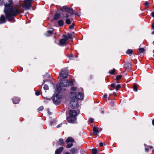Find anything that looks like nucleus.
Wrapping results in <instances>:
<instances>
[{
	"instance_id": "57",
	"label": "nucleus",
	"mask_w": 154,
	"mask_h": 154,
	"mask_svg": "<svg viewBox=\"0 0 154 154\" xmlns=\"http://www.w3.org/2000/svg\"><path fill=\"white\" fill-rule=\"evenodd\" d=\"M52 122H51V125H52Z\"/></svg>"
},
{
	"instance_id": "4",
	"label": "nucleus",
	"mask_w": 154,
	"mask_h": 154,
	"mask_svg": "<svg viewBox=\"0 0 154 154\" xmlns=\"http://www.w3.org/2000/svg\"><path fill=\"white\" fill-rule=\"evenodd\" d=\"M70 107L73 109H79V105L78 101L74 98H72L70 103Z\"/></svg>"
},
{
	"instance_id": "29",
	"label": "nucleus",
	"mask_w": 154,
	"mask_h": 154,
	"mask_svg": "<svg viewBox=\"0 0 154 154\" xmlns=\"http://www.w3.org/2000/svg\"><path fill=\"white\" fill-rule=\"evenodd\" d=\"M73 146V144L72 143H71L69 144H68L66 145V147L67 148H71Z\"/></svg>"
},
{
	"instance_id": "37",
	"label": "nucleus",
	"mask_w": 154,
	"mask_h": 154,
	"mask_svg": "<svg viewBox=\"0 0 154 154\" xmlns=\"http://www.w3.org/2000/svg\"><path fill=\"white\" fill-rule=\"evenodd\" d=\"M121 87V85L120 84H118L117 85V86L116 87V91H117Z\"/></svg>"
},
{
	"instance_id": "5",
	"label": "nucleus",
	"mask_w": 154,
	"mask_h": 154,
	"mask_svg": "<svg viewBox=\"0 0 154 154\" xmlns=\"http://www.w3.org/2000/svg\"><path fill=\"white\" fill-rule=\"evenodd\" d=\"M33 0H24L22 7L26 10H28L32 6V3Z\"/></svg>"
},
{
	"instance_id": "14",
	"label": "nucleus",
	"mask_w": 154,
	"mask_h": 154,
	"mask_svg": "<svg viewBox=\"0 0 154 154\" xmlns=\"http://www.w3.org/2000/svg\"><path fill=\"white\" fill-rule=\"evenodd\" d=\"M63 149V147H60L57 149L55 152V154H60Z\"/></svg>"
},
{
	"instance_id": "30",
	"label": "nucleus",
	"mask_w": 154,
	"mask_h": 154,
	"mask_svg": "<svg viewBox=\"0 0 154 154\" xmlns=\"http://www.w3.org/2000/svg\"><path fill=\"white\" fill-rule=\"evenodd\" d=\"M133 89L135 91H137V87L135 84H134L133 87Z\"/></svg>"
},
{
	"instance_id": "20",
	"label": "nucleus",
	"mask_w": 154,
	"mask_h": 154,
	"mask_svg": "<svg viewBox=\"0 0 154 154\" xmlns=\"http://www.w3.org/2000/svg\"><path fill=\"white\" fill-rule=\"evenodd\" d=\"M78 152V149L75 148H72L71 149L70 152L72 154H75Z\"/></svg>"
},
{
	"instance_id": "43",
	"label": "nucleus",
	"mask_w": 154,
	"mask_h": 154,
	"mask_svg": "<svg viewBox=\"0 0 154 154\" xmlns=\"http://www.w3.org/2000/svg\"><path fill=\"white\" fill-rule=\"evenodd\" d=\"M111 86L112 88H114L116 86V85L114 83H112L111 85Z\"/></svg>"
},
{
	"instance_id": "61",
	"label": "nucleus",
	"mask_w": 154,
	"mask_h": 154,
	"mask_svg": "<svg viewBox=\"0 0 154 154\" xmlns=\"http://www.w3.org/2000/svg\"><path fill=\"white\" fill-rule=\"evenodd\" d=\"M110 90H112V89H110Z\"/></svg>"
},
{
	"instance_id": "13",
	"label": "nucleus",
	"mask_w": 154,
	"mask_h": 154,
	"mask_svg": "<svg viewBox=\"0 0 154 154\" xmlns=\"http://www.w3.org/2000/svg\"><path fill=\"white\" fill-rule=\"evenodd\" d=\"M5 18L3 15H2L0 17V24L5 23Z\"/></svg>"
},
{
	"instance_id": "52",
	"label": "nucleus",
	"mask_w": 154,
	"mask_h": 154,
	"mask_svg": "<svg viewBox=\"0 0 154 154\" xmlns=\"http://www.w3.org/2000/svg\"><path fill=\"white\" fill-rule=\"evenodd\" d=\"M152 124L153 125H154V119L152 121Z\"/></svg>"
},
{
	"instance_id": "32",
	"label": "nucleus",
	"mask_w": 154,
	"mask_h": 154,
	"mask_svg": "<svg viewBox=\"0 0 154 154\" xmlns=\"http://www.w3.org/2000/svg\"><path fill=\"white\" fill-rule=\"evenodd\" d=\"M144 145L145 146V150L146 152H147L149 150V146H146V145L145 144Z\"/></svg>"
},
{
	"instance_id": "36",
	"label": "nucleus",
	"mask_w": 154,
	"mask_h": 154,
	"mask_svg": "<svg viewBox=\"0 0 154 154\" xmlns=\"http://www.w3.org/2000/svg\"><path fill=\"white\" fill-rule=\"evenodd\" d=\"M44 109V106H40L38 109V111H41Z\"/></svg>"
},
{
	"instance_id": "10",
	"label": "nucleus",
	"mask_w": 154,
	"mask_h": 154,
	"mask_svg": "<svg viewBox=\"0 0 154 154\" xmlns=\"http://www.w3.org/2000/svg\"><path fill=\"white\" fill-rule=\"evenodd\" d=\"M69 116L76 117L77 115V112L75 110L70 109L69 111Z\"/></svg>"
},
{
	"instance_id": "19",
	"label": "nucleus",
	"mask_w": 154,
	"mask_h": 154,
	"mask_svg": "<svg viewBox=\"0 0 154 154\" xmlns=\"http://www.w3.org/2000/svg\"><path fill=\"white\" fill-rule=\"evenodd\" d=\"M53 32V30H48L47 32L45 34V35L47 36H50L52 35Z\"/></svg>"
},
{
	"instance_id": "3",
	"label": "nucleus",
	"mask_w": 154,
	"mask_h": 154,
	"mask_svg": "<svg viewBox=\"0 0 154 154\" xmlns=\"http://www.w3.org/2000/svg\"><path fill=\"white\" fill-rule=\"evenodd\" d=\"M60 85L63 87H66L70 85L72 86L73 83L71 79L69 80V82L67 80H62L60 81Z\"/></svg>"
},
{
	"instance_id": "18",
	"label": "nucleus",
	"mask_w": 154,
	"mask_h": 154,
	"mask_svg": "<svg viewBox=\"0 0 154 154\" xmlns=\"http://www.w3.org/2000/svg\"><path fill=\"white\" fill-rule=\"evenodd\" d=\"M53 101L54 103L56 105L59 104L60 103V100L59 99L53 98Z\"/></svg>"
},
{
	"instance_id": "8",
	"label": "nucleus",
	"mask_w": 154,
	"mask_h": 154,
	"mask_svg": "<svg viewBox=\"0 0 154 154\" xmlns=\"http://www.w3.org/2000/svg\"><path fill=\"white\" fill-rule=\"evenodd\" d=\"M63 36L64 38L60 39L59 41V45H60L66 44V41H67V38L66 35H63Z\"/></svg>"
},
{
	"instance_id": "9",
	"label": "nucleus",
	"mask_w": 154,
	"mask_h": 154,
	"mask_svg": "<svg viewBox=\"0 0 154 154\" xmlns=\"http://www.w3.org/2000/svg\"><path fill=\"white\" fill-rule=\"evenodd\" d=\"M66 120L69 123H74L76 122V117L69 116L67 117Z\"/></svg>"
},
{
	"instance_id": "28",
	"label": "nucleus",
	"mask_w": 154,
	"mask_h": 154,
	"mask_svg": "<svg viewBox=\"0 0 154 154\" xmlns=\"http://www.w3.org/2000/svg\"><path fill=\"white\" fill-rule=\"evenodd\" d=\"M116 71V69H113L111 70H109V72L111 74H114V72Z\"/></svg>"
},
{
	"instance_id": "25",
	"label": "nucleus",
	"mask_w": 154,
	"mask_h": 154,
	"mask_svg": "<svg viewBox=\"0 0 154 154\" xmlns=\"http://www.w3.org/2000/svg\"><path fill=\"white\" fill-rule=\"evenodd\" d=\"M61 97V95H59V94H56V96L54 97V98H55V99H59Z\"/></svg>"
},
{
	"instance_id": "38",
	"label": "nucleus",
	"mask_w": 154,
	"mask_h": 154,
	"mask_svg": "<svg viewBox=\"0 0 154 154\" xmlns=\"http://www.w3.org/2000/svg\"><path fill=\"white\" fill-rule=\"evenodd\" d=\"M35 95L37 96H38L40 94V92L38 91H35Z\"/></svg>"
},
{
	"instance_id": "58",
	"label": "nucleus",
	"mask_w": 154,
	"mask_h": 154,
	"mask_svg": "<svg viewBox=\"0 0 154 154\" xmlns=\"http://www.w3.org/2000/svg\"><path fill=\"white\" fill-rule=\"evenodd\" d=\"M81 90L82 91H83V89L82 88H81Z\"/></svg>"
},
{
	"instance_id": "27",
	"label": "nucleus",
	"mask_w": 154,
	"mask_h": 154,
	"mask_svg": "<svg viewBox=\"0 0 154 154\" xmlns=\"http://www.w3.org/2000/svg\"><path fill=\"white\" fill-rule=\"evenodd\" d=\"M132 53L133 51L131 49H128L126 51V53L128 54H131Z\"/></svg>"
},
{
	"instance_id": "54",
	"label": "nucleus",
	"mask_w": 154,
	"mask_h": 154,
	"mask_svg": "<svg viewBox=\"0 0 154 154\" xmlns=\"http://www.w3.org/2000/svg\"><path fill=\"white\" fill-rule=\"evenodd\" d=\"M149 148H150V149H152L153 148V147H152V146H149Z\"/></svg>"
},
{
	"instance_id": "59",
	"label": "nucleus",
	"mask_w": 154,
	"mask_h": 154,
	"mask_svg": "<svg viewBox=\"0 0 154 154\" xmlns=\"http://www.w3.org/2000/svg\"><path fill=\"white\" fill-rule=\"evenodd\" d=\"M45 83V81H44L43 83Z\"/></svg>"
},
{
	"instance_id": "50",
	"label": "nucleus",
	"mask_w": 154,
	"mask_h": 154,
	"mask_svg": "<svg viewBox=\"0 0 154 154\" xmlns=\"http://www.w3.org/2000/svg\"><path fill=\"white\" fill-rule=\"evenodd\" d=\"M99 145L100 146H103V143H99Z\"/></svg>"
},
{
	"instance_id": "33",
	"label": "nucleus",
	"mask_w": 154,
	"mask_h": 154,
	"mask_svg": "<svg viewBox=\"0 0 154 154\" xmlns=\"http://www.w3.org/2000/svg\"><path fill=\"white\" fill-rule=\"evenodd\" d=\"M73 14H74L75 15H77L78 16H80V15H79V13L78 12L75 11H73Z\"/></svg>"
},
{
	"instance_id": "1",
	"label": "nucleus",
	"mask_w": 154,
	"mask_h": 154,
	"mask_svg": "<svg viewBox=\"0 0 154 154\" xmlns=\"http://www.w3.org/2000/svg\"><path fill=\"white\" fill-rule=\"evenodd\" d=\"M13 5V3L12 0H9L8 3H6L4 5V12L6 19L9 21H12L14 16L22 12V10L19 8H14Z\"/></svg>"
},
{
	"instance_id": "11",
	"label": "nucleus",
	"mask_w": 154,
	"mask_h": 154,
	"mask_svg": "<svg viewBox=\"0 0 154 154\" xmlns=\"http://www.w3.org/2000/svg\"><path fill=\"white\" fill-rule=\"evenodd\" d=\"M69 17V16L67 14H65V17L67 18L66 20V23L68 24H71V22L73 20L72 18H68Z\"/></svg>"
},
{
	"instance_id": "34",
	"label": "nucleus",
	"mask_w": 154,
	"mask_h": 154,
	"mask_svg": "<svg viewBox=\"0 0 154 154\" xmlns=\"http://www.w3.org/2000/svg\"><path fill=\"white\" fill-rule=\"evenodd\" d=\"M128 65V68L127 67H125V68H126V69H127L128 71H129L131 69V66L130 64H128V65Z\"/></svg>"
},
{
	"instance_id": "47",
	"label": "nucleus",
	"mask_w": 154,
	"mask_h": 154,
	"mask_svg": "<svg viewBox=\"0 0 154 154\" xmlns=\"http://www.w3.org/2000/svg\"><path fill=\"white\" fill-rule=\"evenodd\" d=\"M47 111L48 112V113L49 114V115H51V112L49 111V109H47Z\"/></svg>"
},
{
	"instance_id": "15",
	"label": "nucleus",
	"mask_w": 154,
	"mask_h": 154,
	"mask_svg": "<svg viewBox=\"0 0 154 154\" xmlns=\"http://www.w3.org/2000/svg\"><path fill=\"white\" fill-rule=\"evenodd\" d=\"M20 101V99L17 97H14L12 99V101L14 104L18 103Z\"/></svg>"
},
{
	"instance_id": "2",
	"label": "nucleus",
	"mask_w": 154,
	"mask_h": 154,
	"mask_svg": "<svg viewBox=\"0 0 154 154\" xmlns=\"http://www.w3.org/2000/svg\"><path fill=\"white\" fill-rule=\"evenodd\" d=\"M71 95L70 97L71 98H74L78 100H81L83 98L84 95L81 93H77L75 91L71 92Z\"/></svg>"
},
{
	"instance_id": "12",
	"label": "nucleus",
	"mask_w": 154,
	"mask_h": 154,
	"mask_svg": "<svg viewBox=\"0 0 154 154\" xmlns=\"http://www.w3.org/2000/svg\"><path fill=\"white\" fill-rule=\"evenodd\" d=\"M74 141V140L73 138L71 137H69L67 138L65 142L67 144H68L69 143H73Z\"/></svg>"
},
{
	"instance_id": "7",
	"label": "nucleus",
	"mask_w": 154,
	"mask_h": 154,
	"mask_svg": "<svg viewBox=\"0 0 154 154\" xmlns=\"http://www.w3.org/2000/svg\"><path fill=\"white\" fill-rule=\"evenodd\" d=\"M68 72L67 71L62 69L60 72L59 75L63 79L67 78L68 76Z\"/></svg>"
},
{
	"instance_id": "46",
	"label": "nucleus",
	"mask_w": 154,
	"mask_h": 154,
	"mask_svg": "<svg viewBox=\"0 0 154 154\" xmlns=\"http://www.w3.org/2000/svg\"><path fill=\"white\" fill-rule=\"evenodd\" d=\"M62 125V124L61 123L60 124L58 125L56 127L57 128H60L61 127V125Z\"/></svg>"
},
{
	"instance_id": "53",
	"label": "nucleus",
	"mask_w": 154,
	"mask_h": 154,
	"mask_svg": "<svg viewBox=\"0 0 154 154\" xmlns=\"http://www.w3.org/2000/svg\"><path fill=\"white\" fill-rule=\"evenodd\" d=\"M113 94L114 95H116V92H113Z\"/></svg>"
},
{
	"instance_id": "21",
	"label": "nucleus",
	"mask_w": 154,
	"mask_h": 154,
	"mask_svg": "<svg viewBox=\"0 0 154 154\" xmlns=\"http://www.w3.org/2000/svg\"><path fill=\"white\" fill-rule=\"evenodd\" d=\"M61 85H60V84H57L56 85V88L57 89V91L58 92H60L61 90Z\"/></svg>"
},
{
	"instance_id": "51",
	"label": "nucleus",
	"mask_w": 154,
	"mask_h": 154,
	"mask_svg": "<svg viewBox=\"0 0 154 154\" xmlns=\"http://www.w3.org/2000/svg\"><path fill=\"white\" fill-rule=\"evenodd\" d=\"M152 27L154 29V23L152 25Z\"/></svg>"
},
{
	"instance_id": "26",
	"label": "nucleus",
	"mask_w": 154,
	"mask_h": 154,
	"mask_svg": "<svg viewBox=\"0 0 154 154\" xmlns=\"http://www.w3.org/2000/svg\"><path fill=\"white\" fill-rule=\"evenodd\" d=\"M66 36L67 38V40L69 38H72V36L71 34L68 33V35H66Z\"/></svg>"
},
{
	"instance_id": "24",
	"label": "nucleus",
	"mask_w": 154,
	"mask_h": 154,
	"mask_svg": "<svg viewBox=\"0 0 154 154\" xmlns=\"http://www.w3.org/2000/svg\"><path fill=\"white\" fill-rule=\"evenodd\" d=\"M139 52L140 53H143L145 49L143 48H139L138 49Z\"/></svg>"
},
{
	"instance_id": "56",
	"label": "nucleus",
	"mask_w": 154,
	"mask_h": 154,
	"mask_svg": "<svg viewBox=\"0 0 154 154\" xmlns=\"http://www.w3.org/2000/svg\"><path fill=\"white\" fill-rule=\"evenodd\" d=\"M152 34H154V31H153L152 33Z\"/></svg>"
},
{
	"instance_id": "55",
	"label": "nucleus",
	"mask_w": 154,
	"mask_h": 154,
	"mask_svg": "<svg viewBox=\"0 0 154 154\" xmlns=\"http://www.w3.org/2000/svg\"><path fill=\"white\" fill-rule=\"evenodd\" d=\"M65 154H70L69 153L66 152L65 153Z\"/></svg>"
},
{
	"instance_id": "60",
	"label": "nucleus",
	"mask_w": 154,
	"mask_h": 154,
	"mask_svg": "<svg viewBox=\"0 0 154 154\" xmlns=\"http://www.w3.org/2000/svg\"><path fill=\"white\" fill-rule=\"evenodd\" d=\"M111 95V94H110L109 95V96H110Z\"/></svg>"
},
{
	"instance_id": "41",
	"label": "nucleus",
	"mask_w": 154,
	"mask_h": 154,
	"mask_svg": "<svg viewBox=\"0 0 154 154\" xmlns=\"http://www.w3.org/2000/svg\"><path fill=\"white\" fill-rule=\"evenodd\" d=\"M74 26V24L70 25L69 26V29H72L73 28Z\"/></svg>"
},
{
	"instance_id": "48",
	"label": "nucleus",
	"mask_w": 154,
	"mask_h": 154,
	"mask_svg": "<svg viewBox=\"0 0 154 154\" xmlns=\"http://www.w3.org/2000/svg\"><path fill=\"white\" fill-rule=\"evenodd\" d=\"M107 95L106 94H105L104 95V97L106 99L107 98Z\"/></svg>"
},
{
	"instance_id": "40",
	"label": "nucleus",
	"mask_w": 154,
	"mask_h": 154,
	"mask_svg": "<svg viewBox=\"0 0 154 154\" xmlns=\"http://www.w3.org/2000/svg\"><path fill=\"white\" fill-rule=\"evenodd\" d=\"M149 4V3L148 2H146L145 3V5L146 6H147V7H148V5Z\"/></svg>"
},
{
	"instance_id": "44",
	"label": "nucleus",
	"mask_w": 154,
	"mask_h": 154,
	"mask_svg": "<svg viewBox=\"0 0 154 154\" xmlns=\"http://www.w3.org/2000/svg\"><path fill=\"white\" fill-rule=\"evenodd\" d=\"M76 89V88L75 87H72L71 88V90L73 91H75Z\"/></svg>"
},
{
	"instance_id": "6",
	"label": "nucleus",
	"mask_w": 154,
	"mask_h": 154,
	"mask_svg": "<svg viewBox=\"0 0 154 154\" xmlns=\"http://www.w3.org/2000/svg\"><path fill=\"white\" fill-rule=\"evenodd\" d=\"M61 10L63 11H65L71 14V16L73 14V11L72 9L66 6H64L61 8Z\"/></svg>"
},
{
	"instance_id": "22",
	"label": "nucleus",
	"mask_w": 154,
	"mask_h": 154,
	"mask_svg": "<svg viewBox=\"0 0 154 154\" xmlns=\"http://www.w3.org/2000/svg\"><path fill=\"white\" fill-rule=\"evenodd\" d=\"M64 21L62 20H60L58 21V24L59 26H62L63 25Z\"/></svg>"
},
{
	"instance_id": "42",
	"label": "nucleus",
	"mask_w": 154,
	"mask_h": 154,
	"mask_svg": "<svg viewBox=\"0 0 154 154\" xmlns=\"http://www.w3.org/2000/svg\"><path fill=\"white\" fill-rule=\"evenodd\" d=\"M94 121V119L93 118H90L89 119V121L91 123H92Z\"/></svg>"
},
{
	"instance_id": "39",
	"label": "nucleus",
	"mask_w": 154,
	"mask_h": 154,
	"mask_svg": "<svg viewBox=\"0 0 154 154\" xmlns=\"http://www.w3.org/2000/svg\"><path fill=\"white\" fill-rule=\"evenodd\" d=\"M122 78V76L120 75H118L116 77V79L117 80L120 79Z\"/></svg>"
},
{
	"instance_id": "17",
	"label": "nucleus",
	"mask_w": 154,
	"mask_h": 154,
	"mask_svg": "<svg viewBox=\"0 0 154 154\" xmlns=\"http://www.w3.org/2000/svg\"><path fill=\"white\" fill-rule=\"evenodd\" d=\"M65 17V16L63 15V17L62 16H60V14H55L54 17V18L55 20H57L59 18H63V19H64V18Z\"/></svg>"
},
{
	"instance_id": "31",
	"label": "nucleus",
	"mask_w": 154,
	"mask_h": 154,
	"mask_svg": "<svg viewBox=\"0 0 154 154\" xmlns=\"http://www.w3.org/2000/svg\"><path fill=\"white\" fill-rule=\"evenodd\" d=\"M97 152V150L96 149H93L92 150V153L93 154H96Z\"/></svg>"
},
{
	"instance_id": "23",
	"label": "nucleus",
	"mask_w": 154,
	"mask_h": 154,
	"mask_svg": "<svg viewBox=\"0 0 154 154\" xmlns=\"http://www.w3.org/2000/svg\"><path fill=\"white\" fill-rule=\"evenodd\" d=\"M63 140L62 139H60L58 141L57 143V145H61L63 144Z\"/></svg>"
},
{
	"instance_id": "35",
	"label": "nucleus",
	"mask_w": 154,
	"mask_h": 154,
	"mask_svg": "<svg viewBox=\"0 0 154 154\" xmlns=\"http://www.w3.org/2000/svg\"><path fill=\"white\" fill-rule=\"evenodd\" d=\"M43 88L44 89V90H48L49 89L48 86L47 85H44V87H43Z\"/></svg>"
},
{
	"instance_id": "16",
	"label": "nucleus",
	"mask_w": 154,
	"mask_h": 154,
	"mask_svg": "<svg viewBox=\"0 0 154 154\" xmlns=\"http://www.w3.org/2000/svg\"><path fill=\"white\" fill-rule=\"evenodd\" d=\"M93 134L94 135H96L99 133L98 128L96 127H93Z\"/></svg>"
},
{
	"instance_id": "49",
	"label": "nucleus",
	"mask_w": 154,
	"mask_h": 154,
	"mask_svg": "<svg viewBox=\"0 0 154 154\" xmlns=\"http://www.w3.org/2000/svg\"><path fill=\"white\" fill-rule=\"evenodd\" d=\"M151 15L153 17H154V12H153L152 13Z\"/></svg>"
},
{
	"instance_id": "45",
	"label": "nucleus",
	"mask_w": 154,
	"mask_h": 154,
	"mask_svg": "<svg viewBox=\"0 0 154 154\" xmlns=\"http://www.w3.org/2000/svg\"><path fill=\"white\" fill-rule=\"evenodd\" d=\"M4 0H0V5H3V2Z\"/></svg>"
}]
</instances>
